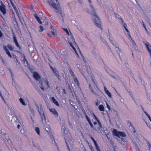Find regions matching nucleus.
Instances as JSON below:
<instances>
[{"label": "nucleus", "mask_w": 151, "mask_h": 151, "mask_svg": "<svg viewBox=\"0 0 151 151\" xmlns=\"http://www.w3.org/2000/svg\"><path fill=\"white\" fill-rule=\"evenodd\" d=\"M112 133L114 136L119 137V132L117 131L116 129H114L112 132Z\"/></svg>", "instance_id": "obj_16"}, {"label": "nucleus", "mask_w": 151, "mask_h": 151, "mask_svg": "<svg viewBox=\"0 0 151 151\" xmlns=\"http://www.w3.org/2000/svg\"><path fill=\"white\" fill-rule=\"evenodd\" d=\"M50 67L52 72L54 73L56 77L58 79V80H60V76L59 75V73L56 69L55 68H53L51 65H50Z\"/></svg>", "instance_id": "obj_7"}, {"label": "nucleus", "mask_w": 151, "mask_h": 151, "mask_svg": "<svg viewBox=\"0 0 151 151\" xmlns=\"http://www.w3.org/2000/svg\"><path fill=\"white\" fill-rule=\"evenodd\" d=\"M141 108H142V110L143 111V112H144V111H145L144 110V108L142 107V106H141Z\"/></svg>", "instance_id": "obj_64"}, {"label": "nucleus", "mask_w": 151, "mask_h": 151, "mask_svg": "<svg viewBox=\"0 0 151 151\" xmlns=\"http://www.w3.org/2000/svg\"><path fill=\"white\" fill-rule=\"evenodd\" d=\"M116 50L117 51V52L118 53H119V52L120 51V50L119 47H116Z\"/></svg>", "instance_id": "obj_42"}, {"label": "nucleus", "mask_w": 151, "mask_h": 151, "mask_svg": "<svg viewBox=\"0 0 151 151\" xmlns=\"http://www.w3.org/2000/svg\"><path fill=\"white\" fill-rule=\"evenodd\" d=\"M44 82L46 84V86H47V88H49L50 85L49 84V82L47 80H46L44 81Z\"/></svg>", "instance_id": "obj_30"}, {"label": "nucleus", "mask_w": 151, "mask_h": 151, "mask_svg": "<svg viewBox=\"0 0 151 151\" xmlns=\"http://www.w3.org/2000/svg\"><path fill=\"white\" fill-rule=\"evenodd\" d=\"M93 143H94V144L95 145V146L98 145L97 143V142H96V140H94L93 141Z\"/></svg>", "instance_id": "obj_47"}, {"label": "nucleus", "mask_w": 151, "mask_h": 151, "mask_svg": "<svg viewBox=\"0 0 151 151\" xmlns=\"http://www.w3.org/2000/svg\"><path fill=\"white\" fill-rule=\"evenodd\" d=\"M145 113V114L147 116V115H149L148 114L147 112L145 111H144V112H143Z\"/></svg>", "instance_id": "obj_62"}, {"label": "nucleus", "mask_w": 151, "mask_h": 151, "mask_svg": "<svg viewBox=\"0 0 151 151\" xmlns=\"http://www.w3.org/2000/svg\"><path fill=\"white\" fill-rule=\"evenodd\" d=\"M13 7L14 10V11H15L16 14H17V15L18 16V17L19 18V12H18V10L17 9V8L15 6H13Z\"/></svg>", "instance_id": "obj_25"}, {"label": "nucleus", "mask_w": 151, "mask_h": 151, "mask_svg": "<svg viewBox=\"0 0 151 151\" xmlns=\"http://www.w3.org/2000/svg\"><path fill=\"white\" fill-rule=\"evenodd\" d=\"M19 101L21 104L24 106H25L26 105V104L25 103V102L23 99L22 98H20L19 99Z\"/></svg>", "instance_id": "obj_22"}, {"label": "nucleus", "mask_w": 151, "mask_h": 151, "mask_svg": "<svg viewBox=\"0 0 151 151\" xmlns=\"http://www.w3.org/2000/svg\"><path fill=\"white\" fill-rule=\"evenodd\" d=\"M141 23L142 24V25H143V26L144 27H145V25L143 22L142 21L141 22Z\"/></svg>", "instance_id": "obj_52"}, {"label": "nucleus", "mask_w": 151, "mask_h": 151, "mask_svg": "<svg viewBox=\"0 0 151 151\" xmlns=\"http://www.w3.org/2000/svg\"><path fill=\"white\" fill-rule=\"evenodd\" d=\"M112 41H111V42L112 43L113 45H114V46L116 48V47H118L117 44H114V43H113L112 42Z\"/></svg>", "instance_id": "obj_44"}, {"label": "nucleus", "mask_w": 151, "mask_h": 151, "mask_svg": "<svg viewBox=\"0 0 151 151\" xmlns=\"http://www.w3.org/2000/svg\"><path fill=\"white\" fill-rule=\"evenodd\" d=\"M120 135L123 137H125L126 136V134L124 132H119V136Z\"/></svg>", "instance_id": "obj_33"}, {"label": "nucleus", "mask_w": 151, "mask_h": 151, "mask_svg": "<svg viewBox=\"0 0 151 151\" xmlns=\"http://www.w3.org/2000/svg\"><path fill=\"white\" fill-rule=\"evenodd\" d=\"M123 26H124V28H125V27H126V26H127L126 24L125 23V25L124 24H122Z\"/></svg>", "instance_id": "obj_59"}, {"label": "nucleus", "mask_w": 151, "mask_h": 151, "mask_svg": "<svg viewBox=\"0 0 151 151\" xmlns=\"http://www.w3.org/2000/svg\"><path fill=\"white\" fill-rule=\"evenodd\" d=\"M120 141V143L122 145H124L126 143V139L125 138H122Z\"/></svg>", "instance_id": "obj_23"}, {"label": "nucleus", "mask_w": 151, "mask_h": 151, "mask_svg": "<svg viewBox=\"0 0 151 151\" xmlns=\"http://www.w3.org/2000/svg\"><path fill=\"white\" fill-rule=\"evenodd\" d=\"M99 109L101 111H104V106L101 104L99 106Z\"/></svg>", "instance_id": "obj_26"}, {"label": "nucleus", "mask_w": 151, "mask_h": 151, "mask_svg": "<svg viewBox=\"0 0 151 151\" xmlns=\"http://www.w3.org/2000/svg\"><path fill=\"white\" fill-rule=\"evenodd\" d=\"M34 16L35 18L36 19L37 21L39 23H40V24H42V22L41 21V20L40 19L39 17L38 16L37 14H35L34 15Z\"/></svg>", "instance_id": "obj_18"}, {"label": "nucleus", "mask_w": 151, "mask_h": 151, "mask_svg": "<svg viewBox=\"0 0 151 151\" xmlns=\"http://www.w3.org/2000/svg\"><path fill=\"white\" fill-rule=\"evenodd\" d=\"M89 3L91 4V0H88ZM91 7L92 10V15L93 17V21L95 25L97 27H99L102 30V28L101 27V23L100 21V19H99V17L96 14V12L95 11V9L93 7L91 4L90 5Z\"/></svg>", "instance_id": "obj_1"}, {"label": "nucleus", "mask_w": 151, "mask_h": 151, "mask_svg": "<svg viewBox=\"0 0 151 151\" xmlns=\"http://www.w3.org/2000/svg\"><path fill=\"white\" fill-rule=\"evenodd\" d=\"M65 130H66V128L65 127H64L63 129V133H65Z\"/></svg>", "instance_id": "obj_51"}, {"label": "nucleus", "mask_w": 151, "mask_h": 151, "mask_svg": "<svg viewBox=\"0 0 151 151\" xmlns=\"http://www.w3.org/2000/svg\"><path fill=\"white\" fill-rule=\"evenodd\" d=\"M64 30H65L67 34L69 35V33L68 29L66 28L64 29Z\"/></svg>", "instance_id": "obj_45"}, {"label": "nucleus", "mask_w": 151, "mask_h": 151, "mask_svg": "<svg viewBox=\"0 0 151 151\" xmlns=\"http://www.w3.org/2000/svg\"><path fill=\"white\" fill-rule=\"evenodd\" d=\"M84 114L85 115V117L86 118V119H87V121L88 122L91 127L92 128H93L94 129L96 130V129H97L96 128H95L94 127L90 120V119L89 118V117L87 115L86 112L85 111L84 112Z\"/></svg>", "instance_id": "obj_12"}, {"label": "nucleus", "mask_w": 151, "mask_h": 151, "mask_svg": "<svg viewBox=\"0 0 151 151\" xmlns=\"http://www.w3.org/2000/svg\"><path fill=\"white\" fill-rule=\"evenodd\" d=\"M35 130L37 133L38 135H40V130L39 128L38 127H36L35 128Z\"/></svg>", "instance_id": "obj_31"}, {"label": "nucleus", "mask_w": 151, "mask_h": 151, "mask_svg": "<svg viewBox=\"0 0 151 151\" xmlns=\"http://www.w3.org/2000/svg\"><path fill=\"white\" fill-rule=\"evenodd\" d=\"M33 76L34 78L36 80H39L41 79V77L39 73L37 72H35L33 73Z\"/></svg>", "instance_id": "obj_13"}, {"label": "nucleus", "mask_w": 151, "mask_h": 151, "mask_svg": "<svg viewBox=\"0 0 151 151\" xmlns=\"http://www.w3.org/2000/svg\"><path fill=\"white\" fill-rule=\"evenodd\" d=\"M104 91L109 98H112L111 93L107 90V88L105 86H104Z\"/></svg>", "instance_id": "obj_15"}, {"label": "nucleus", "mask_w": 151, "mask_h": 151, "mask_svg": "<svg viewBox=\"0 0 151 151\" xmlns=\"http://www.w3.org/2000/svg\"><path fill=\"white\" fill-rule=\"evenodd\" d=\"M73 78L74 81L75 83L79 87L80 86V83L78 81V80L76 77V76L74 77Z\"/></svg>", "instance_id": "obj_19"}, {"label": "nucleus", "mask_w": 151, "mask_h": 151, "mask_svg": "<svg viewBox=\"0 0 151 151\" xmlns=\"http://www.w3.org/2000/svg\"><path fill=\"white\" fill-rule=\"evenodd\" d=\"M120 19L121 20V22H122V24H124L125 25V23L123 21L122 19L121 18H120Z\"/></svg>", "instance_id": "obj_46"}, {"label": "nucleus", "mask_w": 151, "mask_h": 151, "mask_svg": "<svg viewBox=\"0 0 151 151\" xmlns=\"http://www.w3.org/2000/svg\"><path fill=\"white\" fill-rule=\"evenodd\" d=\"M49 111L53 114H54L55 117H58V114L55 108H51L49 109Z\"/></svg>", "instance_id": "obj_14"}, {"label": "nucleus", "mask_w": 151, "mask_h": 151, "mask_svg": "<svg viewBox=\"0 0 151 151\" xmlns=\"http://www.w3.org/2000/svg\"><path fill=\"white\" fill-rule=\"evenodd\" d=\"M89 3L91 4V0H88ZM91 7L92 10V15L93 17V21L95 25L97 27H99L102 30V28L101 27V23L100 21V19H99V17L96 14V12L95 11V9L93 7L91 4L90 5Z\"/></svg>", "instance_id": "obj_2"}, {"label": "nucleus", "mask_w": 151, "mask_h": 151, "mask_svg": "<svg viewBox=\"0 0 151 151\" xmlns=\"http://www.w3.org/2000/svg\"><path fill=\"white\" fill-rule=\"evenodd\" d=\"M14 43H15V45H16V46L20 50H21V47L19 45L18 42V41H17L16 42H14Z\"/></svg>", "instance_id": "obj_29"}, {"label": "nucleus", "mask_w": 151, "mask_h": 151, "mask_svg": "<svg viewBox=\"0 0 151 151\" xmlns=\"http://www.w3.org/2000/svg\"><path fill=\"white\" fill-rule=\"evenodd\" d=\"M145 31H146V32H147V33L148 34H149L148 33V31H147V29L146 28V27H144Z\"/></svg>", "instance_id": "obj_55"}, {"label": "nucleus", "mask_w": 151, "mask_h": 151, "mask_svg": "<svg viewBox=\"0 0 151 151\" xmlns=\"http://www.w3.org/2000/svg\"><path fill=\"white\" fill-rule=\"evenodd\" d=\"M93 50H92V51H92V52L93 54H95V52H93V51L94 50V48H93Z\"/></svg>", "instance_id": "obj_60"}, {"label": "nucleus", "mask_w": 151, "mask_h": 151, "mask_svg": "<svg viewBox=\"0 0 151 151\" xmlns=\"http://www.w3.org/2000/svg\"><path fill=\"white\" fill-rule=\"evenodd\" d=\"M13 41H14V42L17 41V39L16 38V37L15 35H13Z\"/></svg>", "instance_id": "obj_35"}, {"label": "nucleus", "mask_w": 151, "mask_h": 151, "mask_svg": "<svg viewBox=\"0 0 151 151\" xmlns=\"http://www.w3.org/2000/svg\"><path fill=\"white\" fill-rule=\"evenodd\" d=\"M65 142H66V143L67 144V147H68V150H69V151H70V148H69V147H68V144H67V142H66V141L65 139Z\"/></svg>", "instance_id": "obj_48"}, {"label": "nucleus", "mask_w": 151, "mask_h": 151, "mask_svg": "<svg viewBox=\"0 0 151 151\" xmlns=\"http://www.w3.org/2000/svg\"><path fill=\"white\" fill-rule=\"evenodd\" d=\"M51 100L52 102L55 104L56 106H59V104L58 103V102L56 101V99L55 98L53 97H52L51 98Z\"/></svg>", "instance_id": "obj_20"}, {"label": "nucleus", "mask_w": 151, "mask_h": 151, "mask_svg": "<svg viewBox=\"0 0 151 151\" xmlns=\"http://www.w3.org/2000/svg\"><path fill=\"white\" fill-rule=\"evenodd\" d=\"M48 2L50 6H51L55 9L58 10L57 11V12L58 14H60V15L62 16V17L63 18V16L62 15V13L61 11L58 9L56 4L53 2V1L52 0H49L48 1Z\"/></svg>", "instance_id": "obj_4"}, {"label": "nucleus", "mask_w": 151, "mask_h": 151, "mask_svg": "<svg viewBox=\"0 0 151 151\" xmlns=\"http://www.w3.org/2000/svg\"><path fill=\"white\" fill-rule=\"evenodd\" d=\"M39 28L40 29V30L39 31L40 32H41L43 31V27L42 26H41V25L40 26V27H39Z\"/></svg>", "instance_id": "obj_39"}, {"label": "nucleus", "mask_w": 151, "mask_h": 151, "mask_svg": "<svg viewBox=\"0 0 151 151\" xmlns=\"http://www.w3.org/2000/svg\"><path fill=\"white\" fill-rule=\"evenodd\" d=\"M126 30V31H127V32L129 33V32L128 30L127 29L126 27H125V28H124Z\"/></svg>", "instance_id": "obj_58"}, {"label": "nucleus", "mask_w": 151, "mask_h": 151, "mask_svg": "<svg viewBox=\"0 0 151 151\" xmlns=\"http://www.w3.org/2000/svg\"><path fill=\"white\" fill-rule=\"evenodd\" d=\"M72 41L73 42V43L72 42H70V41L69 40V41H68L69 43V44L70 45V46L72 47V48L75 51L76 54L78 57L79 55H78V53L77 52L76 49V48L74 47L73 46V43H74V44H75L76 45V43L75 41V39L74 38H73V37L72 38Z\"/></svg>", "instance_id": "obj_8"}, {"label": "nucleus", "mask_w": 151, "mask_h": 151, "mask_svg": "<svg viewBox=\"0 0 151 151\" xmlns=\"http://www.w3.org/2000/svg\"><path fill=\"white\" fill-rule=\"evenodd\" d=\"M111 77H112V78H114L115 79H117V78L116 76H112L111 75Z\"/></svg>", "instance_id": "obj_50"}, {"label": "nucleus", "mask_w": 151, "mask_h": 151, "mask_svg": "<svg viewBox=\"0 0 151 151\" xmlns=\"http://www.w3.org/2000/svg\"><path fill=\"white\" fill-rule=\"evenodd\" d=\"M52 35L54 36L57 35L56 31L55 29H53L52 32Z\"/></svg>", "instance_id": "obj_34"}, {"label": "nucleus", "mask_w": 151, "mask_h": 151, "mask_svg": "<svg viewBox=\"0 0 151 151\" xmlns=\"http://www.w3.org/2000/svg\"><path fill=\"white\" fill-rule=\"evenodd\" d=\"M106 107L108 108V109L109 110V111H111V109L110 107V106H109V105L106 102Z\"/></svg>", "instance_id": "obj_36"}, {"label": "nucleus", "mask_w": 151, "mask_h": 151, "mask_svg": "<svg viewBox=\"0 0 151 151\" xmlns=\"http://www.w3.org/2000/svg\"><path fill=\"white\" fill-rule=\"evenodd\" d=\"M84 114L85 115V117L86 118V119H87V121L88 122L91 127L92 128H93L94 129L96 130V129H97L96 128H95L94 127L90 120V119L89 118V117L87 115L86 112L85 111L84 112Z\"/></svg>", "instance_id": "obj_11"}, {"label": "nucleus", "mask_w": 151, "mask_h": 151, "mask_svg": "<svg viewBox=\"0 0 151 151\" xmlns=\"http://www.w3.org/2000/svg\"><path fill=\"white\" fill-rule=\"evenodd\" d=\"M100 103V101H99L97 100L96 101L95 104L96 106H98Z\"/></svg>", "instance_id": "obj_41"}, {"label": "nucleus", "mask_w": 151, "mask_h": 151, "mask_svg": "<svg viewBox=\"0 0 151 151\" xmlns=\"http://www.w3.org/2000/svg\"><path fill=\"white\" fill-rule=\"evenodd\" d=\"M41 87H40L41 89L43 91L44 90V88L43 87L44 86L43 85V83H42V82L41 83Z\"/></svg>", "instance_id": "obj_40"}, {"label": "nucleus", "mask_w": 151, "mask_h": 151, "mask_svg": "<svg viewBox=\"0 0 151 151\" xmlns=\"http://www.w3.org/2000/svg\"><path fill=\"white\" fill-rule=\"evenodd\" d=\"M69 70L70 74L71 76L73 77V78L76 76L71 68H70Z\"/></svg>", "instance_id": "obj_24"}, {"label": "nucleus", "mask_w": 151, "mask_h": 151, "mask_svg": "<svg viewBox=\"0 0 151 151\" xmlns=\"http://www.w3.org/2000/svg\"><path fill=\"white\" fill-rule=\"evenodd\" d=\"M0 11L4 15H5L6 13V6L2 2L0 5Z\"/></svg>", "instance_id": "obj_6"}, {"label": "nucleus", "mask_w": 151, "mask_h": 151, "mask_svg": "<svg viewBox=\"0 0 151 151\" xmlns=\"http://www.w3.org/2000/svg\"><path fill=\"white\" fill-rule=\"evenodd\" d=\"M3 35V34L2 33L1 31L0 30V37H1Z\"/></svg>", "instance_id": "obj_49"}, {"label": "nucleus", "mask_w": 151, "mask_h": 151, "mask_svg": "<svg viewBox=\"0 0 151 151\" xmlns=\"http://www.w3.org/2000/svg\"><path fill=\"white\" fill-rule=\"evenodd\" d=\"M135 145L136 147V149L137 151H139V147H138L137 145V143L136 142L135 143Z\"/></svg>", "instance_id": "obj_38"}, {"label": "nucleus", "mask_w": 151, "mask_h": 151, "mask_svg": "<svg viewBox=\"0 0 151 151\" xmlns=\"http://www.w3.org/2000/svg\"><path fill=\"white\" fill-rule=\"evenodd\" d=\"M90 138L91 139V140L93 141L94 140H95V139H94V138L92 137H90Z\"/></svg>", "instance_id": "obj_56"}, {"label": "nucleus", "mask_w": 151, "mask_h": 151, "mask_svg": "<svg viewBox=\"0 0 151 151\" xmlns=\"http://www.w3.org/2000/svg\"><path fill=\"white\" fill-rule=\"evenodd\" d=\"M30 9L31 10H32V9H33V6L32 5H30Z\"/></svg>", "instance_id": "obj_53"}, {"label": "nucleus", "mask_w": 151, "mask_h": 151, "mask_svg": "<svg viewBox=\"0 0 151 151\" xmlns=\"http://www.w3.org/2000/svg\"><path fill=\"white\" fill-rule=\"evenodd\" d=\"M132 44L133 46H134V48H135L136 47V44L133 41V40L132 39Z\"/></svg>", "instance_id": "obj_37"}, {"label": "nucleus", "mask_w": 151, "mask_h": 151, "mask_svg": "<svg viewBox=\"0 0 151 151\" xmlns=\"http://www.w3.org/2000/svg\"><path fill=\"white\" fill-rule=\"evenodd\" d=\"M40 110H38V112L39 113L40 115V117L42 120V121H43L44 120L45 121H46V118L44 112L43 110H41V107H40Z\"/></svg>", "instance_id": "obj_9"}, {"label": "nucleus", "mask_w": 151, "mask_h": 151, "mask_svg": "<svg viewBox=\"0 0 151 151\" xmlns=\"http://www.w3.org/2000/svg\"><path fill=\"white\" fill-rule=\"evenodd\" d=\"M93 124L94 125H96L97 124V123L96 122H93Z\"/></svg>", "instance_id": "obj_63"}, {"label": "nucleus", "mask_w": 151, "mask_h": 151, "mask_svg": "<svg viewBox=\"0 0 151 151\" xmlns=\"http://www.w3.org/2000/svg\"><path fill=\"white\" fill-rule=\"evenodd\" d=\"M135 141L134 140V141H133V142L135 144V143L136 142L137 143V144L138 145V144H139V139L137 138H135Z\"/></svg>", "instance_id": "obj_32"}, {"label": "nucleus", "mask_w": 151, "mask_h": 151, "mask_svg": "<svg viewBox=\"0 0 151 151\" xmlns=\"http://www.w3.org/2000/svg\"><path fill=\"white\" fill-rule=\"evenodd\" d=\"M47 35L50 37H51V34H49L48 33H47Z\"/></svg>", "instance_id": "obj_54"}, {"label": "nucleus", "mask_w": 151, "mask_h": 151, "mask_svg": "<svg viewBox=\"0 0 151 151\" xmlns=\"http://www.w3.org/2000/svg\"><path fill=\"white\" fill-rule=\"evenodd\" d=\"M93 115L94 117L95 118L96 120L97 121V122H98V125H97V126H96V129H97L96 130H101V128H102V125L101 124L100 122H99V119L97 118V117H96V116L94 114H93Z\"/></svg>", "instance_id": "obj_10"}, {"label": "nucleus", "mask_w": 151, "mask_h": 151, "mask_svg": "<svg viewBox=\"0 0 151 151\" xmlns=\"http://www.w3.org/2000/svg\"><path fill=\"white\" fill-rule=\"evenodd\" d=\"M20 127V126L19 124H18L17 126V128L19 129Z\"/></svg>", "instance_id": "obj_61"}, {"label": "nucleus", "mask_w": 151, "mask_h": 151, "mask_svg": "<svg viewBox=\"0 0 151 151\" xmlns=\"http://www.w3.org/2000/svg\"><path fill=\"white\" fill-rule=\"evenodd\" d=\"M145 140L147 142V145L148 146L147 148L146 149V151H150L151 150V145L147 140Z\"/></svg>", "instance_id": "obj_17"}, {"label": "nucleus", "mask_w": 151, "mask_h": 151, "mask_svg": "<svg viewBox=\"0 0 151 151\" xmlns=\"http://www.w3.org/2000/svg\"><path fill=\"white\" fill-rule=\"evenodd\" d=\"M105 131H106L105 130L104 131V132H105L106 133V136L107 137V138L108 139V140L109 141H110L111 139H110V135H109V132H108L106 134V132H105Z\"/></svg>", "instance_id": "obj_28"}, {"label": "nucleus", "mask_w": 151, "mask_h": 151, "mask_svg": "<svg viewBox=\"0 0 151 151\" xmlns=\"http://www.w3.org/2000/svg\"><path fill=\"white\" fill-rule=\"evenodd\" d=\"M95 147L97 151H101L98 145L95 146Z\"/></svg>", "instance_id": "obj_43"}, {"label": "nucleus", "mask_w": 151, "mask_h": 151, "mask_svg": "<svg viewBox=\"0 0 151 151\" xmlns=\"http://www.w3.org/2000/svg\"><path fill=\"white\" fill-rule=\"evenodd\" d=\"M91 80V81L89 84V88L91 91L95 95H101L103 93L98 88L95 80L93 78Z\"/></svg>", "instance_id": "obj_3"}, {"label": "nucleus", "mask_w": 151, "mask_h": 151, "mask_svg": "<svg viewBox=\"0 0 151 151\" xmlns=\"http://www.w3.org/2000/svg\"><path fill=\"white\" fill-rule=\"evenodd\" d=\"M7 47H8L9 48V50L11 51H12L13 50V47L12 45L10 44H9L7 47L5 45H4L3 46L4 49L5 51L6 54L9 57H10V58H12V56Z\"/></svg>", "instance_id": "obj_5"}, {"label": "nucleus", "mask_w": 151, "mask_h": 151, "mask_svg": "<svg viewBox=\"0 0 151 151\" xmlns=\"http://www.w3.org/2000/svg\"><path fill=\"white\" fill-rule=\"evenodd\" d=\"M54 27L52 26V25H51V26H50V28L51 29H53V30L54 29Z\"/></svg>", "instance_id": "obj_57"}, {"label": "nucleus", "mask_w": 151, "mask_h": 151, "mask_svg": "<svg viewBox=\"0 0 151 151\" xmlns=\"http://www.w3.org/2000/svg\"><path fill=\"white\" fill-rule=\"evenodd\" d=\"M114 16H115V18L116 19L118 20H119L120 18H121L120 17V16L117 14L115 13V12H114Z\"/></svg>", "instance_id": "obj_27"}, {"label": "nucleus", "mask_w": 151, "mask_h": 151, "mask_svg": "<svg viewBox=\"0 0 151 151\" xmlns=\"http://www.w3.org/2000/svg\"><path fill=\"white\" fill-rule=\"evenodd\" d=\"M0 96L1 99L3 100V101H4V102L6 105L7 107L8 108H9V105L8 104V103H6V102L5 101L4 97H3V96L2 95L1 92H0Z\"/></svg>", "instance_id": "obj_21"}]
</instances>
